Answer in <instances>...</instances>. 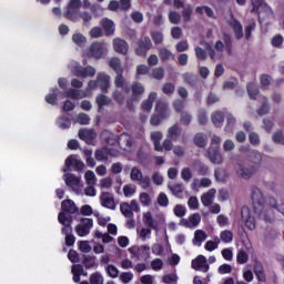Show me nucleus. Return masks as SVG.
<instances>
[{
    "mask_svg": "<svg viewBox=\"0 0 284 284\" xmlns=\"http://www.w3.org/2000/svg\"><path fill=\"white\" fill-rule=\"evenodd\" d=\"M111 99L108 98V95L100 94L97 97V103L100 108H103V105H110Z\"/></svg>",
    "mask_w": 284,
    "mask_h": 284,
    "instance_id": "50",
    "label": "nucleus"
},
{
    "mask_svg": "<svg viewBox=\"0 0 284 284\" xmlns=\"http://www.w3.org/2000/svg\"><path fill=\"white\" fill-rule=\"evenodd\" d=\"M156 112H158V114H160V118L159 116H153L151 119V125H159L161 123V119H165V116H168L169 108L165 103L158 102Z\"/></svg>",
    "mask_w": 284,
    "mask_h": 284,
    "instance_id": "10",
    "label": "nucleus"
},
{
    "mask_svg": "<svg viewBox=\"0 0 284 284\" xmlns=\"http://www.w3.org/2000/svg\"><path fill=\"white\" fill-rule=\"evenodd\" d=\"M152 40H150V38H144L142 40H139L135 53L138 54V57H145L148 50H152Z\"/></svg>",
    "mask_w": 284,
    "mask_h": 284,
    "instance_id": "14",
    "label": "nucleus"
},
{
    "mask_svg": "<svg viewBox=\"0 0 284 284\" xmlns=\"http://www.w3.org/2000/svg\"><path fill=\"white\" fill-rule=\"evenodd\" d=\"M256 166L246 164L244 166H240L237 174L242 176V179H251L253 174H256Z\"/></svg>",
    "mask_w": 284,
    "mask_h": 284,
    "instance_id": "24",
    "label": "nucleus"
},
{
    "mask_svg": "<svg viewBox=\"0 0 284 284\" xmlns=\"http://www.w3.org/2000/svg\"><path fill=\"white\" fill-rule=\"evenodd\" d=\"M222 40H217L214 44V50L210 44H206L205 48L209 50V57L213 61H216V59H221L223 55V52H226L227 54H232V38L229 34H224Z\"/></svg>",
    "mask_w": 284,
    "mask_h": 284,
    "instance_id": "1",
    "label": "nucleus"
},
{
    "mask_svg": "<svg viewBox=\"0 0 284 284\" xmlns=\"http://www.w3.org/2000/svg\"><path fill=\"white\" fill-rule=\"evenodd\" d=\"M169 21L173 26H179L181 23V13L176 11H170L169 12Z\"/></svg>",
    "mask_w": 284,
    "mask_h": 284,
    "instance_id": "44",
    "label": "nucleus"
},
{
    "mask_svg": "<svg viewBox=\"0 0 284 284\" xmlns=\"http://www.w3.org/2000/svg\"><path fill=\"white\" fill-rule=\"evenodd\" d=\"M284 38L281 34H276L272 38L271 43L273 48H283Z\"/></svg>",
    "mask_w": 284,
    "mask_h": 284,
    "instance_id": "51",
    "label": "nucleus"
},
{
    "mask_svg": "<svg viewBox=\"0 0 284 284\" xmlns=\"http://www.w3.org/2000/svg\"><path fill=\"white\" fill-rule=\"evenodd\" d=\"M61 207L63 212H68V214H77L79 212V207L72 200H64L61 202Z\"/></svg>",
    "mask_w": 284,
    "mask_h": 284,
    "instance_id": "26",
    "label": "nucleus"
},
{
    "mask_svg": "<svg viewBox=\"0 0 284 284\" xmlns=\"http://www.w3.org/2000/svg\"><path fill=\"white\" fill-rule=\"evenodd\" d=\"M192 268L197 272H209L210 265L207 264V258L204 255H199L195 260L192 261Z\"/></svg>",
    "mask_w": 284,
    "mask_h": 284,
    "instance_id": "13",
    "label": "nucleus"
},
{
    "mask_svg": "<svg viewBox=\"0 0 284 284\" xmlns=\"http://www.w3.org/2000/svg\"><path fill=\"white\" fill-rule=\"evenodd\" d=\"M130 179L131 181L138 182V185H140L142 190H148L150 189V185H152L150 176H143V172H141L136 166L131 169Z\"/></svg>",
    "mask_w": 284,
    "mask_h": 284,
    "instance_id": "5",
    "label": "nucleus"
},
{
    "mask_svg": "<svg viewBox=\"0 0 284 284\" xmlns=\"http://www.w3.org/2000/svg\"><path fill=\"white\" fill-rule=\"evenodd\" d=\"M143 221L148 227H154V217H152L151 212H146L143 214Z\"/></svg>",
    "mask_w": 284,
    "mask_h": 284,
    "instance_id": "57",
    "label": "nucleus"
},
{
    "mask_svg": "<svg viewBox=\"0 0 284 284\" xmlns=\"http://www.w3.org/2000/svg\"><path fill=\"white\" fill-rule=\"evenodd\" d=\"M101 26L103 28V30L106 33V37H111V34H114V31L116 30L114 27V21L108 19V18H103L101 20Z\"/></svg>",
    "mask_w": 284,
    "mask_h": 284,
    "instance_id": "28",
    "label": "nucleus"
},
{
    "mask_svg": "<svg viewBox=\"0 0 284 284\" xmlns=\"http://www.w3.org/2000/svg\"><path fill=\"white\" fill-rule=\"evenodd\" d=\"M273 141L275 143H284V130L275 131L273 133Z\"/></svg>",
    "mask_w": 284,
    "mask_h": 284,
    "instance_id": "61",
    "label": "nucleus"
},
{
    "mask_svg": "<svg viewBox=\"0 0 284 284\" xmlns=\"http://www.w3.org/2000/svg\"><path fill=\"white\" fill-rule=\"evenodd\" d=\"M229 26L232 28L235 38L243 39V24L239 22L236 19H231L229 21Z\"/></svg>",
    "mask_w": 284,
    "mask_h": 284,
    "instance_id": "25",
    "label": "nucleus"
},
{
    "mask_svg": "<svg viewBox=\"0 0 284 284\" xmlns=\"http://www.w3.org/2000/svg\"><path fill=\"white\" fill-rule=\"evenodd\" d=\"M210 185H212V180L209 178L195 179L192 183L193 190H196V187H210Z\"/></svg>",
    "mask_w": 284,
    "mask_h": 284,
    "instance_id": "31",
    "label": "nucleus"
},
{
    "mask_svg": "<svg viewBox=\"0 0 284 284\" xmlns=\"http://www.w3.org/2000/svg\"><path fill=\"white\" fill-rule=\"evenodd\" d=\"M120 211L122 212L125 219H134V212H132V206L130 203L124 202L120 205Z\"/></svg>",
    "mask_w": 284,
    "mask_h": 284,
    "instance_id": "34",
    "label": "nucleus"
},
{
    "mask_svg": "<svg viewBox=\"0 0 284 284\" xmlns=\"http://www.w3.org/2000/svg\"><path fill=\"white\" fill-rule=\"evenodd\" d=\"M123 194L128 199H130L131 196H134L136 194V186H134L133 184L124 185L123 186Z\"/></svg>",
    "mask_w": 284,
    "mask_h": 284,
    "instance_id": "45",
    "label": "nucleus"
},
{
    "mask_svg": "<svg viewBox=\"0 0 284 284\" xmlns=\"http://www.w3.org/2000/svg\"><path fill=\"white\" fill-rule=\"evenodd\" d=\"M91 284H103V276L99 273H94L90 276Z\"/></svg>",
    "mask_w": 284,
    "mask_h": 284,
    "instance_id": "63",
    "label": "nucleus"
},
{
    "mask_svg": "<svg viewBox=\"0 0 284 284\" xmlns=\"http://www.w3.org/2000/svg\"><path fill=\"white\" fill-rule=\"evenodd\" d=\"M63 181L68 187H71L75 194L81 196L83 194V183L81 182V178L77 176L72 173H67L63 175Z\"/></svg>",
    "mask_w": 284,
    "mask_h": 284,
    "instance_id": "4",
    "label": "nucleus"
},
{
    "mask_svg": "<svg viewBox=\"0 0 284 284\" xmlns=\"http://www.w3.org/2000/svg\"><path fill=\"white\" fill-rule=\"evenodd\" d=\"M72 41L75 42L77 45H83V43H85V41H88L85 39V37L81 33H74L72 37Z\"/></svg>",
    "mask_w": 284,
    "mask_h": 284,
    "instance_id": "60",
    "label": "nucleus"
},
{
    "mask_svg": "<svg viewBox=\"0 0 284 284\" xmlns=\"http://www.w3.org/2000/svg\"><path fill=\"white\" fill-rule=\"evenodd\" d=\"M69 68L71 69L72 74H74V77H79V79H85L88 77H94V74H97V69H94V67L88 65L83 68L77 61H71L69 63Z\"/></svg>",
    "mask_w": 284,
    "mask_h": 284,
    "instance_id": "2",
    "label": "nucleus"
},
{
    "mask_svg": "<svg viewBox=\"0 0 284 284\" xmlns=\"http://www.w3.org/2000/svg\"><path fill=\"white\" fill-rule=\"evenodd\" d=\"M246 90L251 99H256V97H258V89H256V84L248 83Z\"/></svg>",
    "mask_w": 284,
    "mask_h": 284,
    "instance_id": "48",
    "label": "nucleus"
},
{
    "mask_svg": "<svg viewBox=\"0 0 284 284\" xmlns=\"http://www.w3.org/2000/svg\"><path fill=\"white\" fill-rule=\"evenodd\" d=\"M140 203H142V205L148 207L152 205V197L150 196V194L143 192L140 194Z\"/></svg>",
    "mask_w": 284,
    "mask_h": 284,
    "instance_id": "52",
    "label": "nucleus"
},
{
    "mask_svg": "<svg viewBox=\"0 0 284 284\" xmlns=\"http://www.w3.org/2000/svg\"><path fill=\"white\" fill-rule=\"evenodd\" d=\"M221 244V239L214 237L213 241H207L204 245V248L206 252H214V250L219 248V245Z\"/></svg>",
    "mask_w": 284,
    "mask_h": 284,
    "instance_id": "39",
    "label": "nucleus"
},
{
    "mask_svg": "<svg viewBox=\"0 0 284 284\" xmlns=\"http://www.w3.org/2000/svg\"><path fill=\"white\" fill-rule=\"evenodd\" d=\"M154 101H156V93L152 92L149 94V99L142 103L143 110L150 112V110H152V106L154 105Z\"/></svg>",
    "mask_w": 284,
    "mask_h": 284,
    "instance_id": "35",
    "label": "nucleus"
},
{
    "mask_svg": "<svg viewBox=\"0 0 284 284\" xmlns=\"http://www.w3.org/2000/svg\"><path fill=\"white\" fill-rule=\"evenodd\" d=\"M93 225H94V222L92 221V219H88V217L82 219L75 229L78 236H88Z\"/></svg>",
    "mask_w": 284,
    "mask_h": 284,
    "instance_id": "8",
    "label": "nucleus"
},
{
    "mask_svg": "<svg viewBox=\"0 0 284 284\" xmlns=\"http://www.w3.org/2000/svg\"><path fill=\"white\" fill-rule=\"evenodd\" d=\"M173 214H175L178 216V219H183V216H185V214H187V209H185V206L182 204H176L173 207Z\"/></svg>",
    "mask_w": 284,
    "mask_h": 284,
    "instance_id": "43",
    "label": "nucleus"
},
{
    "mask_svg": "<svg viewBox=\"0 0 284 284\" xmlns=\"http://www.w3.org/2000/svg\"><path fill=\"white\" fill-rule=\"evenodd\" d=\"M130 252L138 258V261H148V258H150V246L148 245L133 247Z\"/></svg>",
    "mask_w": 284,
    "mask_h": 284,
    "instance_id": "12",
    "label": "nucleus"
},
{
    "mask_svg": "<svg viewBox=\"0 0 284 284\" xmlns=\"http://www.w3.org/2000/svg\"><path fill=\"white\" fill-rule=\"evenodd\" d=\"M201 223V214L194 213L189 219H182L180 221V225L182 227H189L190 230H193V227H196Z\"/></svg>",
    "mask_w": 284,
    "mask_h": 284,
    "instance_id": "15",
    "label": "nucleus"
},
{
    "mask_svg": "<svg viewBox=\"0 0 284 284\" xmlns=\"http://www.w3.org/2000/svg\"><path fill=\"white\" fill-rule=\"evenodd\" d=\"M109 65L114 70V72H116V74L123 72V67H121V60L119 58H111Z\"/></svg>",
    "mask_w": 284,
    "mask_h": 284,
    "instance_id": "37",
    "label": "nucleus"
},
{
    "mask_svg": "<svg viewBox=\"0 0 284 284\" xmlns=\"http://www.w3.org/2000/svg\"><path fill=\"white\" fill-rule=\"evenodd\" d=\"M119 150L112 149V148H103L101 150H98L95 153L97 161H108L109 156H118Z\"/></svg>",
    "mask_w": 284,
    "mask_h": 284,
    "instance_id": "16",
    "label": "nucleus"
},
{
    "mask_svg": "<svg viewBox=\"0 0 284 284\" xmlns=\"http://www.w3.org/2000/svg\"><path fill=\"white\" fill-rule=\"evenodd\" d=\"M75 123H79L80 125H88L90 124V116L85 113H80L75 118Z\"/></svg>",
    "mask_w": 284,
    "mask_h": 284,
    "instance_id": "47",
    "label": "nucleus"
},
{
    "mask_svg": "<svg viewBox=\"0 0 284 284\" xmlns=\"http://www.w3.org/2000/svg\"><path fill=\"white\" fill-rule=\"evenodd\" d=\"M248 160L251 161V163H253V168L257 169L258 165H261V161H262L261 153L251 152L248 155Z\"/></svg>",
    "mask_w": 284,
    "mask_h": 284,
    "instance_id": "42",
    "label": "nucleus"
},
{
    "mask_svg": "<svg viewBox=\"0 0 284 284\" xmlns=\"http://www.w3.org/2000/svg\"><path fill=\"white\" fill-rule=\"evenodd\" d=\"M141 284H154V275H143L140 278Z\"/></svg>",
    "mask_w": 284,
    "mask_h": 284,
    "instance_id": "64",
    "label": "nucleus"
},
{
    "mask_svg": "<svg viewBox=\"0 0 284 284\" xmlns=\"http://www.w3.org/2000/svg\"><path fill=\"white\" fill-rule=\"evenodd\" d=\"M241 223H243L247 230H256V217H254V213L247 206L242 207Z\"/></svg>",
    "mask_w": 284,
    "mask_h": 284,
    "instance_id": "6",
    "label": "nucleus"
},
{
    "mask_svg": "<svg viewBox=\"0 0 284 284\" xmlns=\"http://www.w3.org/2000/svg\"><path fill=\"white\" fill-rule=\"evenodd\" d=\"M59 223L63 225L64 227L62 229L63 234H68V232H71L72 229H70V225L72 224V217L67 216L65 212H60L58 215Z\"/></svg>",
    "mask_w": 284,
    "mask_h": 284,
    "instance_id": "19",
    "label": "nucleus"
},
{
    "mask_svg": "<svg viewBox=\"0 0 284 284\" xmlns=\"http://www.w3.org/2000/svg\"><path fill=\"white\" fill-rule=\"evenodd\" d=\"M179 136H181V129L179 125L174 124L168 130V138L171 141H179Z\"/></svg>",
    "mask_w": 284,
    "mask_h": 284,
    "instance_id": "32",
    "label": "nucleus"
},
{
    "mask_svg": "<svg viewBox=\"0 0 284 284\" xmlns=\"http://www.w3.org/2000/svg\"><path fill=\"white\" fill-rule=\"evenodd\" d=\"M222 243H232L234 241V233L230 230H224L220 233V242Z\"/></svg>",
    "mask_w": 284,
    "mask_h": 284,
    "instance_id": "38",
    "label": "nucleus"
},
{
    "mask_svg": "<svg viewBox=\"0 0 284 284\" xmlns=\"http://www.w3.org/2000/svg\"><path fill=\"white\" fill-rule=\"evenodd\" d=\"M83 162L77 160L74 155L69 156L65 160V166L67 168H77V170H83Z\"/></svg>",
    "mask_w": 284,
    "mask_h": 284,
    "instance_id": "33",
    "label": "nucleus"
},
{
    "mask_svg": "<svg viewBox=\"0 0 284 284\" xmlns=\"http://www.w3.org/2000/svg\"><path fill=\"white\" fill-rule=\"evenodd\" d=\"M108 54V44L105 42H93L87 51L84 57L89 59H103V55Z\"/></svg>",
    "mask_w": 284,
    "mask_h": 284,
    "instance_id": "3",
    "label": "nucleus"
},
{
    "mask_svg": "<svg viewBox=\"0 0 284 284\" xmlns=\"http://www.w3.org/2000/svg\"><path fill=\"white\" fill-rule=\"evenodd\" d=\"M154 150H155V152H170V150H172V144L171 143H166V144L155 143Z\"/></svg>",
    "mask_w": 284,
    "mask_h": 284,
    "instance_id": "49",
    "label": "nucleus"
},
{
    "mask_svg": "<svg viewBox=\"0 0 284 284\" xmlns=\"http://www.w3.org/2000/svg\"><path fill=\"white\" fill-rule=\"evenodd\" d=\"M97 81L102 92H108V88H110V75L105 73H98Z\"/></svg>",
    "mask_w": 284,
    "mask_h": 284,
    "instance_id": "23",
    "label": "nucleus"
},
{
    "mask_svg": "<svg viewBox=\"0 0 284 284\" xmlns=\"http://www.w3.org/2000/svg\"><path fill=\"white\" fill-rule=\"evenodd\" d=\"M79 250H80V252L88 254L89 252H92V246L90 245V242H88V241H80Z\"/></svg>",
    "mask_w": 284,
    "mask_h": 284,
    "instance_id": "55",
    "label": "nucleus"
},
{
    "mask_svg": "<svg viewBox=\"0 0 284 284\" xmlns=\"http://www.w3.org/2000/svg\"><path fill=\"white\" fill-rule=\"evenodd\" d=\"M128 42L121 38L113 39V50L119 52V54H125L129 50Z\"/></svg>",
    "mask_w": 284,
    "mask_h": 284,
    "instance_id": "20",
    "label": "nucleus"
},
{
    "mask_svg": "<svg viewBox=\"0 0 284 284\" xmlns=\"http://www.w3.org/2000/svg\"><path fill=\"white\" fill-rule=\"evenodd\" d=\"M131 90H132V93L135 97H139V94H143V92H145V89L143 88V84H141V83H133L131 85Z\"/></svg>",
    "mask_w": 284,
    "mask_h": 284,
    "instance_id": "54",
    "label": "nucleus"
},
{
    "mask_svg": "<svg viewBox=\"0 0 284 284\" xmlns=\"http://www.w3.org/2000/svg\"><path fill=\"white\" fill-rule=\"evenodd\" d=\"M252 12H257L258 17H265L263 16V10L265 12V14H267V17H272V9H270V7H267V4H265V2H263V0H252Z\"/></svg>",
    "mask_w": 284,
    "mask_h": 284,
    "instance_id": "11",
    "label": "nucleus"
},
{
    "mask_svg": "<svg viewBox=\"0 0 284 284\" xmlns=\"http://www.w3.org/2000/svg\"><path fill=\"white\" fill-rule=\"evenodd\" d=\"M158 52L161 61L163 62L174 61V53H172V51H170L168 48L162 47L158 49Z\"/></svg>",
    "mask_w": 284,
    "mask_h": 284,
    "instance_id": "29",
    "label": "nucleus"
},
{
    "mask_svg": "<svg viewBox=\"0 0 284 284\" xmlns=\"http://www.w3.org/2000/svg\"><path fill=\"white\" fill-rule=\"evenodd\" d=\"M57 125L58 128H60L61 130H68V128H70L72 125V122L69 120L68 116H60L57 120Z\"/></svg>",
    "mask_w": 284,
    "mask_h": 284,
    "instance_id": "40",
    "label": "nucleus"
},
{
    "mask_svg": "<svg viewBox=\"0 0 284 284\" xmlns=\"http://www.w3.org/2000/svg\"><path fill=\"white\" fill-rule=\"evenodd\" d=\"M187 205H189L190 210H199V197L191 196L187 201Z\"/></svg>",
    "mask_w": 284,
    "mask_h": 284,
    "instance_id": "62",
    "label": "nucleus"
},
{
    "mask_svg": "<svg viewBox=\"0 0 284 284\" xmlns=\"http://www.w3.org/2000/svg\"><path fill=\"white\" fill-rule=\"evenodd\" d=\"M207 233L203 230H196L193 237V245H196L197 247H201L203 245V241H206Z\"/></svg>",
    "mask_w": 284,
    "mask_h": 284,
    "instance_id": "30",
    "label": "nucleus"
},
{
    "mask_svg": "<svg viewBox=\"0 0 284 284\" xmlns=\"http://www.w3.org/2000/svg\"><path fill=\"white\" fill-rule=\"evenodd\" d=\"M254 272H255V275L257 276L258 281H261L262 283L265 282V272L263 271V266L256 264L254 266Z\"/></svg>",
    "mask_w": 284,
    "mask_h": 284,
    "instance_id": "53",
    "label": "nucleus"
},
{
    "mask_svg": "<svg viewBox=\"0 0 284 284\" xmlns=\"http://www.w3.org/2000/svg\"><path fill=\"white\" fill-rule=\"evenodd\" d=\"M100 204L106 210H116V202L114 195L110 192H102L100 195Z\"/></svg>",
    "mask_w": 284,
    "mask_h": 284,
    "instance_id": "9",
    "label": "nucleus"
},
{
    "mask_svg": "<svg viewBox=\"0 0 284 284\" xmlns=\"http://www.w3.org/2000/svg\"><path fill=\"white\" fill-rule=\"evenodd\" d=\"M209 156L211 162L215 163L216 165H221V163H223V156H221V153L219 152V146H216V144L209 149Z\"/></svg>",
    "mask_w": 284,
    "mask_h": 284,
    "instance_id": "22",
    "label": "nucleus"
},
{
    "mask_svg": "<svg viewBox=\"0 0 284 284\" xmlns=\"http://www.w3.org/2000/svg\"><path fill=\"white\" fill-rule=\"evenodd\" d=\"M151 267H152V270H154V272H159V271L163 270V260L155 258V260L151 261Z\"/></svg>",
    "mask_w": 284,
    "mask_h": 284,
    "instance_id": "59",
    "label": "nucleus"
},
{
    "mask_svg": "<svg viewBox=\"0 0 284 284\" xmlns=\"http://www.w3.org/2000/svg\"><path fill=\"white\" fill-rule=\"evenodd\" d=\"M114 85L118 89L120 88L123 94H128L130 92V87L128 85V82L123 77V72L116 73V77L114 79Z\"/></svg>",
    "mask_w": 284,
    "mask_h": 284,
    "instance_id": "17",
    "label": "nucleus"
},
{
    "mask_svg": "<svg viewBox=\"0 0 284 284\" xmlns=\"http://www.w3.org/2000/svg\"><path fill=\"white\" fill-rule=\"evenodd\" d=\"M78 136L84 142H90L97 139V132H94L92 129H80Z\"/></svg>",
    "mask_w": 284,
    "mask_h": 284,
    "instance_id": "21",
    "label": "nucleus"
},
{
    "mask_svg": "<svg viewBox=\"0 0 284 284\" xmlns=\"http://www.w3.org/2000/svg\"><path fill=\"white\" fill-rule=\"evenodd\" d=\"M106 272H108V275L111 278H118L119 277V268L116 266L112 265V264L106 266Z\"/></svg>",
    "mask_w": 284,
    "mask_h": 284,
    "instance_id": "56",
    "label": "nucleus"
},
{
    "mask_svg": "<svg viewBox=\"0 0 284 284\" xmlns=\"http://www.w3.org/2000/svg\"><path fill=\"white\" fill-rule=\"evenodd\" d=\"M84 181L87 185H97V175L94 174V171H87L84 173Z\"/></svg>",
    "mask_w": 284,
    "mask_h": 284,
    "instance_id": "41",
    "label": "nucleus"
},
{
    "mask_svg": "<svg viewBox=\"0 0 284 284\" xmlns=\"http://www.w3.org/2000/svg\"><path fill=\"white\" fill-rule=\"evenodd\" d=\"M223 121H225V115L223 112L217 111L212 114V122L216 128H221V125H223Z\"/></svg>",
    "mask_w": 284,
    "mask_h": 284,
    "instance_id": "36",
    "label": "nucleus"
},
{
    "mask_svg": "<svg viewBox=\"0 0 284 284\" xmlns=\"http://www.w3.org/2000/svg\"><path fill=\"white\" fill-rule=\"evenodd\" d=\"M101 190H110L112 187V178H104L100 180Z\"/></svg>",
    "mask_w": 284,
    "mask_h": 284,
    "instance_id": "58",
    "label": "nucleus"
},
{
    "mask_svg": "<svg viewBox=\"0 0 284 284\" xmlns=\"http://www.w3.org/2000/svg\"><path fill=\"white\" fill-rule=\"evenodd\" d=\"M182 19L184 23H190V21H192V7L186 6L182 10Z\"/></svg>",
    "mask_w": 284,
    "mask_h": 284,
    "instance_id": "46",
    "label": "nucleus"
},
{
    "mask_svg": "<svg viewBox=\"0 0 284 284\" xmlns=\"http://www.w3.org/2000/svg\"><path fill=\"white\" fill-rule=\"evenodd\" d=\"M67 97H69L70 99H74L75 101H79L81 99H85V97L89 95V93L83 90H74V89H69L65 92Z\"/></svg>",
    "mask_w": 284,
    "mask_h": 284,
    "instance_id": "27",
    "label": "nucleus"
},
{
    "mask_svg": "<svg viewBox=\"0 0 284 284\" xmlns=\"http://www.w3.org/2000/svg\"><path fill=\"white\" fill-rule=\"evenodd\" d=\"M214 199H216V189H210L201 196V203L204 207H210L214 203Z\"/></svg>",
    "mask_w": 284,
    "mask_h": 284,
    "instance_id": "18",
    "label": "nucleus"
},
{
    "mask_svg": "<svg viewBox=\"0 0 284 284\" xmlns=\"http://www.w3.org/2000/svg\"><path fill=\"white\" fill-rule=\"evenodd\" d=\"M80 8H81V0H70L65 11L67 19H70L71 21H77V19H79Z\"/></svg>",
    "mask_w": 284,
    "mask_h": 284,
    "instance_id": "7",
    "label": "nucleus"
}]
</instances>
